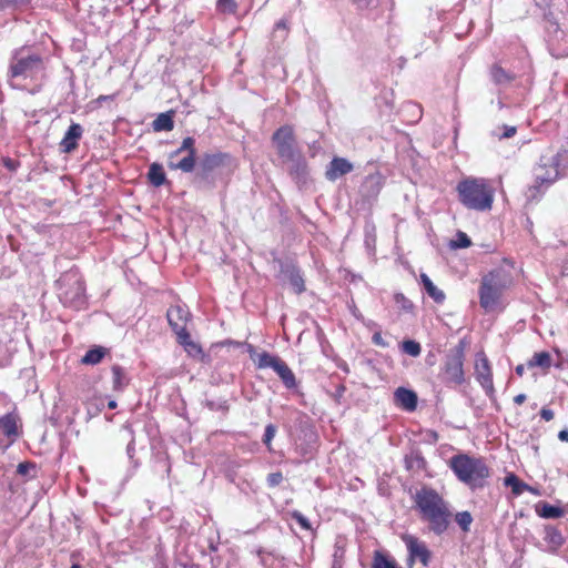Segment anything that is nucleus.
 <instances>
[{"label": "nucleus", "instance_id": "nucleus-1", "mask_svg": "<svg viewBox=\"0 0 568 568\" xmlns=\"http://www.w3.org/2000/svg\"><path fill=\"white\" fill-rule=\"evenodd\" d=\"M45 63L41 55L16 50L9 63L8 82L11 88L30 94L41 91L45 80Z\"/></svg>", "mask_w": 568, "mask_h": 568}, {"label": "nucleus", "instance_id": "nucleus-2", "mask_svg": "<svg viewBox=\"0 0 568 568\" xmlns=\"http://www.w3.org/2000/svg\"><path fill=\"white\" fill-rule=\"evenodd\" d=\"M416 508L423 521L435 535L444 534L452 519L448 503L433 488L423 487L414 496Z\"/></svg>", "mask_w": 568, "mask_h": 568}, {"label": "nucleus", "instance_id": "nucleus-3", "mask_svg": "<svg viewBox=\"0 0 568 568\" xmlns=\"http://www.w3.org/2000/svg\"><path fill=\"white\" fill-rule=\"evenodd\" d=\"M449 467L459 481L467 485L470 489L485 487L490 469L483 458L458 454L449 459Z\"/></svg>", "mask_w": 568, "mask_h": 568}, {"label": "nucleus", "instance_id": "nucleus-4", "mask_svg": "<svg viewBox=\"0 0 568 568\" xmlns=\"http://www.w3.org/2000/svg\"><path fill=\"white\" fill-rule=\"evenodd\" d=\"M460 203L469 210L489 211L494 202V189L483 178H466L456 187Z\"/></svg>", "mask_w": 568, "mask_h": 568}, {"label": "nucleus", "instance_id": "nucleus-5", "mask_svg": "<svg viewBox=\"0 0 568 568\" xmlns=\"http://www.w3.org/2000/svg\"><path fill=\"white\" fill-rule=\"evenodd\" d=\"M510 278L504 271H493L481 278L479 303L486 312L496 311L503 303V294Z\"/></svg>", "mask_w": 568, "mask_h": 568}, {"label": "nucleus", "instance_id": "nucleus-6", "mask_svg": "<svg viewBox=\"0 0 568 568\" xmlns=\"http://www.w3.org/2000/svg\"><path fill=\"white\" fill-rule=\"evenodd\" d=\"M568 159V152L557 153L552 156H541L539 163L534 169L535 182L529 187V196L536 197L537 194L544 192L560 175V159Z\"/></svg>", "mask_w": 568, "mask_h": 568}, {"label": "nucleus", "instance_id": "nucleus-7", "mask_svg": "<svg viewBox=\"0 0 568 568\" xmlns=\"http://www.w3.org/2000/svg\"><path fill=\"white\" fill-rule=\"evenodd\" d=\"M59 298L64 305L80 307L84 303V285L75 270L62 274L57 281Z\"/></svg>", "mask_w": 568, "mask_h": 568}, {"label": "nucleus", "instance_id": "nucleus-8", "mask_svg": "<svg viewBox=\"0 0 568 568\" xmlns=\"http://www.w3.org/2000/svg\"><path fill=\"white\" fill-rule=\"evenodd\" d=\"M273 143L276 148L277 154L285 162H292L296 168V172L304 170V161L298 153L295 145V138L293 128L290 125L281 126L273 134Z\"/></svg>", "mask_w": 568, "mask_h": 568}, {"label": "nucleus", "instance_id": "nucleus-9", "mask_svg": "<svg viewBox=\"0 0 568 568\" xmlns=\"http://www.w3.org/2000/svg\"><path fill=\"white\" fill-rule=\"evenodd\" d=\"M196 163L195 140L192 136L183 139L180 148L169 154L168 166L171 170H180L190 173Z\"/></svg>", "mask_w": 568, "mask_h": 568}, {"label": "nucleus", "instance_id": "nucleus-10", "mask_svg": "<svg viewBox=\"0 0 568 568\" xmlns=\"http://www.w3.org/2000/svg\"><path fill=\"white\" fill-rule=\"evenodd\" d=\"M168 321L172 329L178 336L180 344L184 345L189 352L197 351V345L191 341V336L186 331V324L190 320V312L181 305L172 306L168 310Z\"/></svg>", "mask_w": 568, "mask_h": 568}, {"label": "nucleus", "instance_id": "nucleus-11", "mask_svg": "<svg viewBox=\"0 0 568 568\" xmlns=\"http://www.w3.org/2000/svg\"><path fill=\"white\" fill-rule=\"evenodd\" d=\"M464 357V349L462 347L447 355L443 366V375L446 383L460 385L465 382Z\"/></svg>", "mask_w": 568, "mask_h": 568}, {"label": "nucleus", "instance_id": "nucleus-12", "mask_svg": "<svg viewBox=\"0 0 568 568\" xmlns=\"http://www.w3.org/2000/svg\"><path fill=\"white\" fill-rule=\"evenodd\" d=\"M475 377L486 394L490 396L494 393L493 373L489 361L484 352H478L475 356Z\"/></svg>", "mask_w": 568, "mask_h": 568}, {"label": "nucleus", "instance_id": "nucleus-13", "mask_svg": "<svg viewBox=\"0 0 568 568\" xmlns=\"http://www.w3.org/2000/svg\"><path fill=\"white\" fill-rule=\"evenodd\" d=\"M403 541L405 542L408 551L409 564L418 560L424 567L429 565L432 552L424 541L413 535L403 536Z\"/></svg>", "mask_w": 568, "mask_h": 568}, {"label": "nucleus", "instance_id": "nucleus-14", "mask_svg": "<svg viewBox=\"0 0 568 568\" xmlns=\"http://www.w3.org/2000/svg\"><path fill=\"white\" fill-rule=\"evenodd\" d=\"M231 158L225 153H207L203 156L200 168L203 175L207 176L211 172L216 169L226 166L230 164Z\"/></svg>", "mask_w": 568, "mask_h": 568}, {"label": "nucleus", "instance_id": "nucleus-15", "mask_svg": "<svg viewBox=\"0 0 568 568\" xmlns=\"http://www.w3.org/2000/svg\"><path fill=\"white\" fill-rule=\"evenodd\" d=\"M281 274L284 281H287L296 294L305 291L304 278L301 271L293 264H284L281 267Z\"/></svg>", "mask_w": 568, "mask_h": 568}, {"label": "nucleus", "instance_id": "nucleus-16", "mask_svg": "<svg viewBox=\"0 0 568 568\" xmlns=\"http://www.w3.org/2000/svg\"><path fill=\"white\" fill-rule=\"evenodd\" d=\"M544 541L546 542V547L542 548L544 551L555 554L559 550V548L565 544V537L554 526H545L544 529Z\"/></svg>", "mask_w": 568, "mask_h": 568}, {"label": "nucleus", "instance_id": "nucleus-17", "mask_svg": "<svg viewBox=\"0 0 568 568\" xmlns=\"http://www.w3.org/2000/svg\"><path fill=\"white\" fill-rule=\"evenodd\" d=\"M83 134V129L78 123H72L60 142L63 152L70 153L77 149L78 142Z\"/></svg>", "mask_w": 568, "mask_h": 568}, {"label": "nucleus", "instance_id": "nucleus-18", "mask_svg": "<svg viewBox=\"0 0 568 568\" xmlns=\"http://www.w3.org/2000/svg\"><path fill=\"white\" fill-rule=\"evenodd\" d=\"M353 170V164L344 158H334L326 172L325 175L329 181H335L341 176L349 173Z\"/></svg>", "mask_w": 568, "mask_h": 568}, {"label": "nucleus", "instance_id": "nucleus-19", "mask_svg": "<svg viewBox=\"0 0 568 568\" xmlns=\"http://www.w3.org/2000/svg\"><path fill=\"white\" fill-rule=\"evenodd\" d=\"M0 432L7 436L11 443L14 442L19 436L18 417L12 413L0 417Z\"/></svg>", "mask_w": 568, "mask_h": 568}, {"label": "nucleus", "instance_id": "nucleus-20", "mask_svg": "<svg viewBox=\"0 0 568 568\" xmlns=\"http://www.w3.org/2000/svg\"><path fill=\"white\" fill-rule=\"evenodd\" d=\"M394 397L396 404L408 412L414 410L417 406V395L410 389L399 387L396 389Z\"/></svg>", "mask_w": 568, "mask_h": 568}, {"label": "nucleus", "instance_id": "nucleus-21", "mask_svg": "<svg viewBox=\"0 0 568 568\" xmlns=\"http://www.w3.org/2000/svg\"><path fill=\"white\" fill-rule=\"evenodd\" d=\"M552 365L551 355L548 352H538L535 353L531 358L527 362V368L539 367L544 373H547L550 366Z\"/></svg>", "mask_w": 568, "mask_h": 568}, {"label": "nucleus", "instance_id": "nucleus-22", "mask_svg": "<svg viewBox=\"0 0 568 568\" xmlns=\"http://www.w3.org/2000/svg\"><path fill=\"white\" fill-rule=\"evenodd\" d=\"M275 372L278 377L282 379L283 384L286 388L296 387V378L292 369L287 366V364L282 361L277 367H275Z\"/></svg>", "mask_w": 568, "mask_h": 568}, {"label": "nucleus", "instance_id": "nucleus-23", "mask_svg": "<svg viewBox=\"0 0 568 568\" xmlns=\"http://www.w3.org/2000/svg\"><path fill=\"white\" fill-rule=\"evenodd\" d=\"M420 281L426 293L436 302L443 303L445 301V294L442 290L437 288L432 280L426 274H420Z\"/></svg>", "mask_w": 568, "mask_h": 568}, {"label": "nucleus", "instance_id": "nucleus-24", "mask_svg": "<svg viewBox=\"0 0 568 568\" xmlns=\"http://www.w3.org/2000/svg\"><path fill=\"white\" fill-rule=\"evenodd\" d=\"M149 181L152 185L159 187L166 181L163 166L159 163H152L148 172Z\"/></svg>", "mask_w": 568, "mask_h": 568}, {"label": "nucleus", "instance_id": "nucleus-25", "mask_svg": "<svg viewBox=\"0 0 568 568\" xmlns=\"http://www.w3.org/2000/svg\"><path fill=\"white\" fill-rule=\"evenodd\" d=\"M493 81L498 85L510 83L515 79V74L507 72L500 65L495 64L490 70Z\"/></svg>", "mask_w": 568, "mask_h": 568}, {"label": "nucleus", "instance_id": "nucleus-26", "mask_svg": "<svg viewBox=\"0 0 568 568\" xmlns=\"http://www.w3.org/2000/svg\"><path fill=\"white\" fill-rule=\"evenodd\" d=\"M372 568H402L396 560L382 551H375L373 556Z\"/></svg>", "mask_w": 568, "mask_h": 568}, {"label": "nucleus", "instance_id": "nucleus-27", "mask_svg": "<svg viewBox=\"0 0 568 568\" xmlns=\"http://www.w3.org/2000/svg\"><path fill=\"white\" fill-rule=\"evenodd\" d=\"M112 379L114 390H122L129 384V377L119 365L112 366Z\"/></svg>", "mask_w": 568, "mask_h": 568}, {"label": "nucleus", "instance_id": "nucleus-28", "mask_svg": "<svg viewBox=\"0 0 568 568\" xmlns=\"http://www.w3.org/2000/svg\"><path fill=\"white\" fill-rule=\"evenodd\" d=\"M405 466L408 470H419L424 468L425 460L419 452L412 450L405 456Z\"/></svg>", "mask_w": 568, "mask_h": 568}, {"label": "nucleus", "instance_id": "nucleus-29", "mask_svg": "<svg viewBox=\"0 0 568 568\" xmlns=\"http://www.w3.org/2000/svg\"><path fill=\"white\" fill-rule=\"evenodd\" d=\"M105 354L106 349L104 347L98 346L89 349L82 357L81 362L87 365H95L102 361Z\"/></svg>", "mask_w": 568, "mask_h": 568}, {"label": "nucleus", "instance_id": "nucleus-30", "mask_svg": "<svg viewBox=\"0 0 568 568\" xmlns=\"http://www.w3.org/2000/svg\"><path fill=\"white\" fill-rule=\"evenodd\" d=\"M537 513L542 518H560L564 515V510L560 507L549 505L547 503L541 504L537 507Z\"/></svg>", "mask_w": 568, "mask_h": 568}, {"label": "nucleus", "instance_id": "nucleus-31", "mask_svg": "<svg viewBox=\"0 0 568 568\" xmlns=\"http://www.w3.org/2000/svg\"><path fill=\"white\" fill-rule=\"evenodd\" d=\"M505 485L511 487L515 495H520L525 490H530V487L527 484L520 481L514 474L505 477Z\"/></svg>", "mask_w": 568, "mask_h": 568}, {"label": "nucleus", "instance_id": "nucleus-32", "mask_svg": "<svg viewBox=\"0 0 568 568\" xmlns=\"http://www.w3.org/2000/svg\"><path fill=\"white\" fill-rule=\"evenodd\" d=\"M281 362H282L281 358L264 352L258 355L257 366H258V368H268L270 367L275 371V367H277V365H280Z\"/></svg>", "mask_w": 568, "mask_h": 568}, {"label": "nucleus", "instance_id": "nucleus-33", "mask_svg": "<svg viewBox=\"0 0 568 568\" xmlns=\"http://www.w3.org/2000/svg\"><path fill=\"white\" fill-rule=\"evenodd\" d=\"M174 126L171 115L161 113L153 122L155 131H171Z\"/></svg>", "mask_w": 568, "mask_h": 568}, {"label": "nucleus", "instance_id": "nucleus-34", "mask_svg": "<svg viewBox=\"0 0 568 568\" xmlns=\"http://www.w3.org/2000/svg\"><path fill=\"white\" fill-rule=\"evenodd\" d=\"M31 0H0V12L4 10H21L26 8Z\"/></svg>", "mask_w": 568, "mask_h": 568}, {"label": "nucleus", "instance_id": "nucleus-35", "mask_svg": "<svg viewBox=\"0 0 568 568\" xmlns=\"http://www.w3.org/2000/svg\"><path fill=\"white\" fill-rule=\"evenodd\" d=\"M455 520L457 525L462 528V530L467 532L470 529L473 516L470 515L469 511H460L456 514Z\"/></svg>", "mask_w": 568, "mask_h": 568}, {"label": "nucleus", "instance_id": "nucleus-36", "mask_svg": "<svg viewBox=\"0 0 568 568\" xmlns=\"http://www.w3.org/2000/svg\"><path fill=\"white\" fill-rule=\"evenodd\" d=\"M402 349L404 353H406L413 357H417L422 352L419 343L412 341V339L403 342Z\"/></svg>", "mask_w": 568, "mask_h": 568}, {"label": "nucleus", "instance_id": "nucleus-37", "mask_svg": "<svg viewBox=\"0 0 568 568\" xmlns=\"http://www.w3.org/2000/svg\"><path fill=\"white\" fill-rule=\"evenodd\" d=\"M217 9L223 13H234L236 10L235 0H217Z\"/></svg>", "mask_w": 568, "mask_h": 568}, {"label": "nucleus", "instance_id": "nucleus-38", "mask_svg": "<svg viewBox=\"0 0 568 568\" xmlns=\"http://www.w3.org/2000/svg\"><path fill=\"white\" fill-rule=\"evenodd\" d=\"M292 517L293 519L296 520V523L303 528V529H306V530H310L312 529L311 527V523L310 520L303 515L301 514L300 511H294L292 514Z\"/></svg>", "mask_w": 568, "mask_h": 568}, {"label": "nucleus", "instance_id": "nucleus-39", "mask_svg": "<svg viewBox=\"0 0 568 568\" xmlns=\"http://www.w3.org/2000/svg\"><path fill=\"white\" fill-rule=\"evenodd\" d=\"M276 433V428L274 425L270 424L265 427V433L263 436V443L270 448L271 442L273 440Z\"/></svg>", "mask_w": 568, "mask_h": 568}, {"label": "nucleus", "instance_id": "nucleus-40", "mask_svg": "<svg viewBox=\"0 0 568 568\" xmlns=\"http://www.w3.org/2000/svg\"><path fill=\"white\" fill-rule=\"evenodd\" d=\"M395 302L398 304L403 310L408 311L412 308V303L409 300H407L403 294L397 293L395 294Z\"/></svg>", "mask_w": 568, "mask_h": 568}, {"label": "nucleus", "instance_id": "nucleus-41", "mask_svg": "<svg viewBox=\"0 0 568 568\" xmlns=\"http://www.w3.org/2000/svg\"><path fill=\"white\" fill-rule=\"evenodd\" d=\"M282 481H283V475L280 471L271 473L267 476V484L271 487H275V486L280 485Z\"/></svg>", "mask_w": 568, "mask_h": 568}, {"label": "nucleus", "instance_id": "nucleus-42", "mask_svg": "<svg viewBox=\"0 0 568 568\" xmlns=\"http://www.w3.org/2000/svg\"><path fill=\"white\" fill-rule=\"evenodd\" d=\"M517 132L516 126L513 125H504L503 133L499 135V139H509L514 136Z\"/></svg>", "mask_w": 568, "mask_h": 568}, {"label": "nucleus", "instance_id": "nucleus-43", "mask_svg": "<svg viewBox=\"0 0 568 568\" xmlns=\"http://www.w3.org/2000/svg\"><path fill=\"white\" fill-rule=\"evenodd\" d=\"M31 468H34V465L31 463H20L18 465L17 471L20 475H27Z\"/></svg>", "mask_w": 568, "mask_h": 568}, {"label": "nucleus", "instance_id": "nucleus-44", "mask_svg": "<svg viewBox=\"0 0 568 568\" xmlns=\"http://www.w3.org/2000/svg\"><path fill=\"white\" fill-rule=\"evenodd\" d=\"M554 415H555L554 412L547 407H542L540 410V416L546 422L551 420L554 418Z\"/></svg>", "mask_w": 568, "mask_h": 568}, {"label": "nucleus", "instance_id": "nucleus-45", "mask_svg": "<svg viewBox=\"0 0 568 568\" xmlns=\"http://www.w3.org/2000/svg\"><path fill=\"white\" fill-rule=\"evenodd\" d=\"M372 339H373V343H374L375 345L383 346V347H386V346H387V343L383 339V337H382V334H381V333H375V334L373 335V338H372Z\"/></svg>", "mask_w": 568, "mask_h": 568}, {"label": "nucleus", "instance_id": "nucleus-46", "mask_svg": "<svg viewBox=\"0 0 568 568\" xmlns=\"http://www.w3.org/2000/svg\"><path fill=\"white\" fill-rule=\"evenodd\" d=\"M470 245V240L467 237L466 234H460V241L457 244L458 247H468Z\"/></svg>", "mask_w": 568, "mask_h": 568}, {"label": "nucleus", "instance_id": "nucleus-47", "mask_svg": "<svg viewBox=\"0 0 568 568\" xmlns=\"http://www.w3.org/2000/svg\"><path fill=\"white\" fill-rule=\"evenodd\" d=\"M374 0H355L356 4L364 9V8H368L372 3H373Z\"/></svg>", "mask_w": 568, "mask_h": 568}, {"label": "nucleus", "instance_id": "nucleus-48", "mask_svg": "<svg viewBox=\"0 0 568 568\" xmlns=\"http://www.w3.org/2000/svg\"><path fill=\"white\" fill-rule=\"evenodd\" d=\"M558 438H559V440L567 443L568 442V430L567 429L560 430L558 433Z\"/></svg>", "mask_w": 568, "mask_h": 568}, {"label": "nucleus", "instance_id": "nucleus-49", "mask_svg": "<svg viewBox=\"0 0 568 568\" xmlns=\"http://www.w3.org/2000/svg\"><path fill=\"white\" fill-rule=\"evenodd\" d=\"M525 400H526V395L525 394H518L517 396L514 397V402L517 405L524 404Z\"/></svg>", "mask_w": 568, "mask_h": 568}, {"label": "nucleus", "instance_id": "nucleus-50", "mask_svg": "<svg viewBox=\"0 0 568 568\" xmlns=\"http://www.w3.org/2000/svg\"><path fill=\"white\" fill-rule=\"evenodd\" d=\"M524 372H525V365H518L516 367V374L519 375V376H523L524 375Z\"/></svg>", "mask_w": 568, "mask_h": 568}, {"label": "nucleus", "instance_id": "nucleus-51", "mask_svg": "<svg viewBox=\"0 0 568 568\" xmlns=\"http://www.w3.org/2000/svg\"><path fill=\"white\" fill-rule=\"evenodd\" d=\"M108 407L110 409H114L116 407V402L115 400H110L109 404H108Z\"/></svg>", "mask_w": 568, "mask_h": 568}, {"label": "nucleus", "instance_id": "nucleus-52", "mask_svg": "<svg viewBox=\"0 0 568 568\" xmlns=\"http://www.w3.org/2000/svg\"><path fill=\"white\" fill-rule=\"evenodd\" d=\"M110 98H111V97H109V95H101V97L99 98V100H100V101H101V100H102V101H105V100H108V99H110Z\"/></svg>", "mask_w": 568, "mask_h": 568}, {"label": "nucleus", "instance_id": "nucleus-53", "mask_svg": "<svg viewBox=\"0 0 568 568\" xmlns=\"http://www.w3.org/2000/svg\"><path fill=\"white\" fill-rule=\"evenodd\" d=\"M71 568H81V566L79 564H73Z\"/></svg>", "mask_w": 568, "mask_h": 568}, {"label": "nucleus", "instance_id": "nucleus-54", "mask_svg": "<svg viewBox=\"0 0 568 568\" xmlns=\"http://www.w3.org/2000/svg\"><path fill=\"white\" fill-rule=\"evenodd\" d=\"M344 390H345V388H344V387H341V388L338 389V394H342Z\"/></svg>", "mask_w": 568, "mask_h": 568}, {"label": "nucleus", "instance_id": "nucleus-55", "mask_svg": "<svg viewBox=\"0 0 568 568\" xmlns=\"http://www.w3.org/2000/svg\"><path fill=\"white\" fill-rule=\"evenodd\" d=\"M353 315H355L356 318H359V315L356 314V312H353Z\"/></svg>", "mask_w": 568, "mask_h": 568}, {"label": "nucleus", "instance_id": "nucleus-56", "mask_svg": "<svg viewBox=\"0 0 568 568\" xmlns=\"http://www.w3.org/2000/svg\"><path fill=\"white\" fill-rule=\"evenodd\" d=\"M353 315H355L356 318H359V315L356 314V312H353Z\"/></svg>", "mask_w": 568, "mask_h": 568}, {"label": "nucleus", "instance_id": "nucleus-57", "mask_svg": "<svg viewBox=\"0 0 568 568\" xmlns=\"http://www.w3.org/2000/svg\"><path fill=\"white\" fill-rule=\"evenodd\" d=\"M353 315H355L356 318H359V315L356 314V312H353Z\"/></svg>", "mask_w": 568, "mask_h": 568}, {"label": "nucleus", "instance_id": "nucleus-58", "mask_svg": "<svg viewBox=\"0 0 568 568\" xmlns=\"http://www.w3.org/2000/svg\"><path fill=\"white\" fill-rule=\"evenodd\" d=\"M283 26H284V24H283L282 22H278V23H277V27H278V28H280V27H283Z\"/></svg>", "mask_w": 568, "mask_h": 568}, {"label": "nucleus", "instance_id": "nucleus-59", "mask_svg": "<svg viewBox=\"0 0 568 568\" xmlns=\"http://www.w3.org/2000/svg\"><path fill=\"white\" fill-rule=\"evenodd\" d=\"M7 166L11 169L12 168V163H7Z\"/></svg>", "mask_w": 568, "mask_h": 568}]
</instances>
